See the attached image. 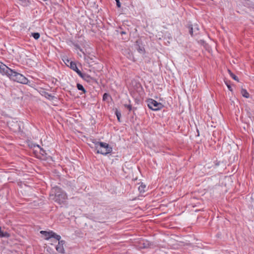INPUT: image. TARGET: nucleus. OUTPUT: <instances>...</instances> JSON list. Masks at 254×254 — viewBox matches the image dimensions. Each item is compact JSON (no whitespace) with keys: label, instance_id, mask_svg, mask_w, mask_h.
I'll list each match as a JSON object with an SVG mask.
<instances>
[{"label":"nucleus","instance_id":"f257e3e1","mask_svg":"<svg viewBox=\"0 0 254 254\" xmlns=\"http://www.w3.org/2000/svg\"><path fill=\"white\" fill-rule=\"evenodd\" d=\"M50 196L51 199L60 204L63 203L67 198L66 194L58 187L53 188Z\"/></svg>","mask_w":254,"mask_h":254},{"label":"nucleus","instance_id":"f03ea898","mask_svg":"<svg viewBox=\"0 0 254 254\" xmlns=\"http://www.w3.org/2000/svg\"><path fill=\"white\" fill-rule=\"evenodd\" d=\"M7 76L10 79L23 84H28L29 81L23 75L10 68Z\"/></svg>","mask_w":254,"mask_h":254},{"label":"nucleus","instance_id":"7ed1b4c3","mask_svg":"<svg viewBox=\"0 0 254 254\" xmlns=\"http://www.w3.org/2000/svg\"><path fill=\"white\" fill-rule=\"evenodd\" d=\"M95 148L97 150V153L106 155L112 151V147L109 144L97 141L95 142Z\"/></svg>","mask_w":254,"mask_h":254},{"label":"nucleus","instance_id":"20e7f679","mask_svg":"<svg viewBox=\"0 0 254 254\" xmlns=\"http://www.w3.org/2000/svg\"><path fill=\"white\" fill-rule=\"evenodd\" d=\"M146 102L148 108L153 111L161 110L163 107L162 103L158 102L153 99H148Z\"/></svg>","mask_w":254,"mask_h":254},{"label":"nucleus","instance_id":"39448f33","mask_svg":"<svg viewBox=\"0 0 254 254\" xmlns=\"http://www.w3.org/2000/svg\"><path fill=\"white\" fill-rule=\"evenodd\" d=\"M40 233L45 236L46 240H49L51 238H54L57 240H60L61 239V236L57 235L53 231H50L49 232L46 231H41Z\"/></svg>","mask_w":254,"mask_h":254},{"label":"nucleus","instance_id":"423d86ee","mask_svg":"<svg viewBox=\"0 0 254 254\" xmlns=\"http://www.w3.org/2000/svg\"><path fill=\"white\" fill-rule=\"evenodd\" d=\"M187 27L189 29V33L191 36L198 34L199 28L197 24L194 25H192V24H189Z\"/></svg>","mask_w":254,"mask_h":254},{"label":"nucleus","instance_id":"0eeeda50","mask_svg":"<svg viewBox=\"0 0 254 254\" xmlns=\"http://www.w3.org/2000/svg\"><path fill=\"white\" fill-rule=\"evenodd\" d=\"M59 241L58 245L56 246V250L60 253L64 254V245L65 244V242L64 240H58Z\"/></svg>","mask_w":254,"mask_h":254},{"label":"nucleus","instance_id":"6e6552de","mask_svg":"<svg viewBox=\"0 0 254 254\" xmlns=\"http://www.w3.org/2000/svg\"><path fill=\"white\" fill-rule=\"evenodd\" d=\"M10 68L6 66L5 64L0 62V73L2 75H7V72H8Z\"/></svg>","mask_w":254,"mask_h":254},{"label":"nucleus","instance_id":"1a4fd4ad","mask_svg":"<svg viewBox=\"0 0 254 254\" xmlns=\"http://www.w3.org/2000/svg\"><path fill=\"white\" fill-rule=\"evenodd\" d=\"M67 63H69V65H68L69 67L75 71L78 75L81 71L77 68L76 64L74 62L69 61V60H67Z\"/></svg>","mask_w":254,"mask_h":254},{"label":"nucleus","instance_id":"9d476101","mask_svg":"<svg viewBox=\"0 0 254 254\" xmlns=\"http://www.w3.org/2000/svg\"><path fill=\"white\" fill-rule=\"evenodd\" d=\"M78 75L83 79L87 82H89L92 79V78L89 75L86 73H83L81 72V71L79 73Z\"/></svg>","mask_w":254,"mask_h":254},{"label":"nucleus","instance_id":"9b49d317","mask_svg":"<svg viewBox=\"0 0 254 254\" xmlns=\"http://www.w3.org/2000/svg\"><path fill=\"white\" fill-rule=\"evenodd\" d=\"M245 5L254 9V2L251 0H246L244 2Z\"/></svg>","mask_w":254,"mask_h":254},{"label":"nucleus","instance_id":"f8f14e48","mask_svg":"<svg viewBox=\"0 0 254 254\" xmlns=\"http://www.w3.org/2000/svg\"><path fill=\"white\" fill-rule=\"evenodd\" d=\"M10 234L7 232H4L1 230V228L0 227V238H9Z\"/></svg>","mask_w":254,"mask_h":254},{"label":"nucleus","instance_id":"ddd939ff","mask_svg":"<svg viewBox=\"0 0 254 254\" xmlns=\"http://www.w3.org/2000/svg\"><path fill=\"white\" fill-rule=\"evenodd\" d=\"M241 94L245 98H248L249 97V94L246 89H242L241 90Z\"/></svg>","mask_w":254,"mask_h":254},{"label":"nucleus","instance_id":"4468645a","mask_svg":"<svg viewBox=\"0 0 254 254\" xmlns=\"http://www.w3.org/2000/svg\"><path fill=\"white\" fill-rule=\"evenodd\" d=\"M146 188V185L143 184L142 183L138 187V190L140 192H145V189Z\"/></svg>","mask_w":254,"mask_h":254},{"label":"nucleus","instance_id":"2eb2a0df","mask_svg":"<svg viewBox=\"0 0 254 254\" xmlns=\"http://www.w3.org/2000/svg\"><path fill=\"white\" fill-rule=\"evenodd\" d=\"M37 147L39 149V152L43 156H45L47 155L46 151L42 148L39 145H37Z\"/></svg>","mask_w":254,"mask_h":254},{"label":"nucleus","instance_id":"dca6fc26","mask_svg":"<svg viewBox=\"0 0 254 254\" xmlns=\"http://www.w3.org/2000/svg\"><path fill=\"white\" fill-rule=\"evenodd\" d=\"M31 36L35 39L38 40L40 36V34L38 32H34L31 33Z\"/></svg>","mask_w":254,"mask_h":254},{"label":"nucleus","instance_id":"f3484780","mask_svg":"<svg viewBox=\"0 0 254 254\" xmlns=\"http://www.w3.org/2000/svg\"><path fill=\"white\" fill-rule=\"evenodd\" d=\"M76 86H77V88L79 90L83 91V93L86 92L85 89H84V87L81 84H80L79 83H77Z\"/></svg>","mask_w":254,"mask_h":254},{"label":"nucleus","instance_id":"a211bd4d","mask_svg":"<svg viewBox=\"0 0 254 254\" xmlns=\"http://www.w3.org/2000/svg\"><path fill=\"white\" fill-rule=\"evenodd\" d=\"M115 114L117 117L118 120L119 122H121V113L117 109L115 111Z\"/></svg>","mask_w":254,"mask_h":254},{"label":"nucleus","instance_id":"6ab92c4d","mask_svg":"<svg viewBox=\"0 0 254 254\" xmlns=\"http://www.w3.org/2000/svg\"><path fill=\"white\" fill-rule=\"evenodd\" d=\"M228 72L230 75V76L235 80L239 81L238 77L235 75L230 70H228Z\"/></svg>","mask_w":254,"mask_h":254},{"label":"nucleus","instance_id":"aec40b11","mask_svg":"<svg viewBox=\"0 0 254 254\" xmlns=\"http://www.w3.org/2000/svg\"><path fill=\"white\" fill-rule=\"evenodd\" d=\"M45 96L49 99H53L55 97L48 92H45Z\"/></svg>","mask_w":254,"mask_h":254},{"label":"nucleus","instance_id":"412c9836","mask_svg":"<svg viewBox=\"0 0 254 254\" xmlns=\"http://www.w3.org/2000/svg\"><path fill=\"white\" fill-rule=\"evenodd\" d=\"M137 50L140 53H143L144 51V49L143 47H140L139 45H137Z\"/></svg>","mask_w":254,"mask_h":254},{"label":"nucleus","instance_id":"4be33fe9","mask_svg":"<svg viewBox=\"0 0 254 254\" xmlns=\"http://www.w3.org/2000/svg\"><path fill=\"white\" fill-rule=\"evenodd\" d=\"M108 97H110L109 94L107 93H105L103 96V100H106Z\"/></svg>","mask_w":254,"mask_h":254},{"label":"nucleus","instance_id":"5701e85b","mask_svg":"<svg viewBox=\"0 0 254 254\" xmlns=\"http://www.w3.org/2000/svg\"><path fill=\"white\" fill-rule=\"evenodd\" d=\"M125 106L130 111L132 110V106L131 105H125Z\"/></svg>","mask_w":254,"mask_h":254},{"label":"nucleus","instance_id":"b1692460","mask_svg":"<svg viewBox=\"0 0 254 254\" xmlns=\"http://www.w3.org/2000/svg\"><path fill=\"white\" fill-rule=\"evenodd\" d=\"M74 46L76 49L80 50V51H82V50L80 49L79 46L77 45V44H74Z\"/></svg>","mask_w":254,"mask_h":254},{"label":"nucleus","instance_id":"393cba45","mask_svg":"<svg viewBox=\"0 0 254 254\" xmlns=\"http://www.w3.org/2000/svg\"><path fill=\"white\" fill-rule=\"evenodd\" d=\"M116 4L118 7H121V4L120 2V0H117V1H116Z\"/></svg>","mask_w":254,"mask_h":254},{"label":"nucleus","instance_id":"a878e982","mask_svg":"<svg viewBox=\"0 0 254 254\" xmlns=\"http://www.w3.org/2000/svg\"><path fill=\"white\" fill-rule=\"evenodd\" d=\"M225 83H226V84L227 85V86L228 88L230 91H232V88H231V87L230 85V84H228L227 82H225Z\"/></svg>","mask_w":254,"mask_h":254},{"label":"nucleus","instance_id":"bb28decb","mask_svg":"<svg viewBox=\"0 0 254 254\" xmlns=\"http://www.w3.org/2000/svg\"><path fill=\"white\" fill-rule=\"evenodd\" d=\"M120 34H121L122 35H125V36H127V33H126V32L124 31H121V32H120Z\"/></svg>","mask_w":254,"mask_h":254},{"label":"nucleus","instance_id":"cd10ccee","mask_svg":"<svg viewBox=\"0 0 254 254\" xmlns=\"http://www.w3.org/2000/svg\"><path fill=\"white\" fill-rule=\"evenodd\" d=\"M127 39V37H123V39L126 40Z\"/></svg>","mask_w":254,"mask_h":254},{"label":"nucleus","instance_id":"c85d7f7f","mask_svg":"<svg viewBox=\"0 0 254 254\" xmlns=\"http://www.w3.org/2000/svg\"><path fill=\"white\" fill-rule=\"evenodd\" d=\"M116 0V1H117V0Z\"/></svg>","mask_w":254,"mask_h":254}]
</instances>
